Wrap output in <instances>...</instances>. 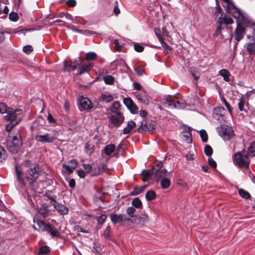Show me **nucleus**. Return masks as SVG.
I'll use <instances>...</instances> for the list:
<instances>
[{"label": "nucleus", "mask_w": 255, "mask_h": 255, "mask_svg": "<svg viewBox=\"0 0 255 255\" xmlns=\"http://www.w3.org/2000/svg\"><path fill=\"white\" fill-rule=\"evenodd\" d=\"M17 125V124L16 123L11 122L9 124H7L5 126V130L8 132H10L13 128Z\"/></svg>", "instance_id": "nucleus-58"}, {"label": "nucleus", "mask_w": 255, "mask_h": 255, "mask_svg": "<svg viewBox=\"0 0 255 255\" xmlns=\"http://www.w3.org/2000/svg\"><path fill=\"white\" fill-rule=\"evenodd\" d=\"M155 128V125L154 122L143 120L141 123L140 126L137 128V131L139 133H144L154 129Z\"/></svg>", "instance_id": "nucleus-11"}, {"label": "nucleus", "mask_w": 255, "mask_h": 255, "mask_svg": "<svg viewBox=\"0 0 255 255\" xmlns=\"http://www.w3.org/2000/svg\"><path fill=\"white\" fill-rule=\"evenodd\" d=\"M239 194L243 198L248 199L251 197L250 194L243 189H239Z\"/></svg>", "instance_id": "nucleus-36"}, {"label": "nucleus", "mask_w": 255, "mask_h": 255, "mask_svg": "<svg viewBox=\"0 0 255 255\" xmlns=\"http://www.w3.org/2000/svg\"><path fill=\"white\" fill-rule=\"evenodd\" d=\"M204 152L207 156H211L213 153V149L210 145H206L204 147Z\"/></svg>", "instance_id": "nucleus-47"}, {"label": "nucleus", "mask_w": 255, "mask_h": 255, "mask_svg": "<svg viewBox=\"0 0 255 255\" xmlns=\"http://www.w3.org/2000/svg\"><path fill=\"white\" fill-rule=\"evenodd\" d=\"M208 164L213 168H216L217 167L216 161L211 157L208 158Z\"/></svg>", "instance_id": "nucleus-62"}, {"label": "nucleus", "mask_w": 255, "mask_h": 255, "mask_svg": "<svg viewBox=\"0 0 255 255\" xmlns=\"http://www.w3.org/2000/svg\"><path fill=\"white\" fill-rule=\"evenodd\" d=\"M44 195L47 197L50 200V203L53 205V203H55L56 202V196H52L51 195V193L50 191H46L45 192Z\"/></svg>", "instance_id": "nucleus-37"}, {"label": "nucleus", "mask_w": 255, "mask_h": 255, "mask_svg": "<svg viewBox=\"0 0 255 255\" xmlns=\"http://www.w3.org/2000/svg\"><path fill=\"white\" fill-rule=\"evenodd\" d=\"M113 100V97L109 94H102L100 97V101L102 102L109 103Z\"/></svg>", "instance_id": "nucleus-32"}, {"label": "nucleus", "mask_w": 255, "mask_h": 255, "mask_svg": "<svg viewBox=\"0 0 255 255\" xmlns=\"http://www.w3.org/2000/svg\"><path fill=\"white\" fill-rule=\"evenodd\" d=\"M222 0L223 1V6L226 9L227 12L232 14L236 19L237 27L235 31V38L237 42L234 45L235 48L236 47L238 42L243 38L245 34V29L242 25L247 26H250L251 23L244 12L235 6L232 0Z\"/></svg>", "instance_id": "nucleus-1"}, {"label": "nucleus", "mask_w": 255, "mask_h": 255, "mask_svg": "<svg viewBox=\"0 0 255 255\" xmlns=\"http://www.w3.org/2000/svg\"><path fill=\"white\" fill-rule=\"evenodd\" d=\"M105 83L107 85H112L115 81V78L112 75H107L104 77Z\"/></svg>", "instance_id": "nucleus-38"}, {"label": "nucleus", "mask_w": 255, "mask_h": 255, "mask_svg": "<svg viewBox=\"0 0 255 255\" xmlns=\"http://www.w3.org/2000/svg\"><path fill=\"white\" fill-rule=\"evenodd\" d=\"M7 140L11 141V144L8 147L9 151L12 153H16L22 145V140L19 131L16 130L15 133L9 132Z\"/></svg>", "instance_id": "nucleus-3"}, {"label": "nucleus", "mask_w": 255, "mask_h": 255, "mask_svg": "<svg viewBox=\"0 0 255 255\" xmlns=\"http://www.w3.org/2000/svg\"><path fill=\"white\" fill-rule=\"evenodd\" d=\"M18 18L17 13L13 11L11 12L9 14V19L12 21H16Z\"/></svg>", "instance_id": "nucleus-52"}, {"label": "nucleus", "mask_w": 255, "mask_h": 255, "mask_svg": "<svg viewBox=\"0 0 255 255\" xmlns=\"http://www.w3.org/2000/svg\"><path fill=\"white\" fill-rule=\"evenodd\" d=\"M123 103L131 114H136L138 113V108L130 98H124Z\"/></svg>", "instance_id": "nucleus-12"}, {"label": "nucleus", "mask_w": 255, "mask_h": 255, "mask_svg": "<svg viewBox=\"0 0 255 255\" xmlns=\"http://www.w3.org/2000/svg\"><path fill=\"white\" fill-rule=\"evenodd\" d=\"M111 228L110 226H108L106 228L104 232L103 236L104 238L106 239L111 240Z\"/></svg>", "instance_id": "nucleus-40"}, {"label": "nucleus", "mask_w": 255, "mask_h": 255, "mask_svg": "<svg viewBox=\"0 0 255 255\" xmlns=\"http://www.w3.org/2000/svg\"><path fill=\"white\" fill-rule=\"evenodd\" d=\"M246 50L250 55H253L255 53V44L254 43H248L246 44Z\"/></svg>", "instance_id": "nucleus-31"}, {"label": "nucleus", "mask_w": 255, "mask_h": 255, "mask_svg": "<svg viewBox=\"0 0 255 255\" xmlns=\"http://www.w3.org/2000/svg\"><path fill=\"white\" fill-rule=\"evenodd\" d=\"M49 252L50 249L48 246H42L39 248L38 255H47Z\"/></svg>", "instance_id": "nucleus-33"}, {"label": "nucleus", "mask_w": 255, "mask_h": 255, "mask_svg": "<svg viewBox=\"0 0 255 255\" xmlns=\"http://www.w3.org/2000/svg\"><path fill=\"white\" fill-rule=\"evenodd\" d=\"M24 165L27 168L25 172V177L29 184L31 186H33V184L39 176L38 165L36 164H32L31 161L29 160L25 161Z\"/></svg>", "instance_id": "nucleus-2"}, {"label": "nucleus", "mask_w": 255, "mask_h": 255, "mask_svg": "<svg viewBox=\"0 0 255 255\" xmlns=\"http://www.w3.org/2000/svg\"><path fill=\"white\" fill-rule=\"evenodd\" d=\"M107 219V216L105 214H102L99 217H96L98 223L100 225H103Z\"/></svg>", "instance_id": "nucleus-46"}, {"label": "nucleus", "mask_w": 255, "mask_h": 255, "mask_svg": "<svg viewBox=\"0 0 255 255\" xmlns=\"http://www.w3.org/2000/svg\"><path fill=\"white\" fill-rule=\"evenodd\" d=\"M248 153L253 156H255V141L248 148Z\"/></svg>", "instance_id": "nucleus-42"}, {"label": "nucleus", "mask_w": 255, "mask_h": 255, "mask_svg": "<svg viewBox=\"0 0 255 255\" xmlns=\"http://www.w3.org/2000/svg\"><path fill=\"white\" fill-rule=\"evenodd\" d=\"M134 95L136 100L139 103H143L146 105H148L149 101L145 94L135 92Z\"/></svg>", "instance_id": "nucleus-21"}, {"label": "nucleus", "mask_w": 255, "mask_h": 255, "mask_svg": "<svg viewBox=\"0 0 255 255\" xmlns=\"http://www.w3.org/2000/svg\"><path fill=\"white\" fill-rule=\"evenodd\" d=\"M135 208L133 207H128L126 209L127 214H126V216L130 220V221L128 222L129 225L136 222V216L135 215Z\"/></svg>", "instance_id": "nucleus-15"}, {"label": "nucleus", "mask_w": 255, "mask_h": 255, "mask_svg": "<svg viewBox=\"0 0 255 255\" xmlns=\"http://www.w3.org/2000/svg\"><path fill=\"white\" fill-rule=\"evenodd\" d=\"M249 154L248 152H238L235 153L233 157L235 164L241 168H248L250 162Z\"/></svg>", "instance_id": "nucleus-4"}, {"label": "nucleus", "mask_w": 255, "mask_h": 255, "mask_svg": "<svg viewBox=\"0 0 255 255\" xmlns=\"http://www.w3.org/2000/svg\"><path fill=\"white\" fill-rule=\"evenodd\" d=\"M134 70L136 73L139 76H142L144 73V69L142 66H137L134 67Z\"/></svg>", "instance_id": "nucleus-44"}, {"label": "nucleus", "mask_w": 255, "mask_h": 255, "mask_svg": "<svg viewBox=\"0 0 255 255\" xmlns=\"http://www.w3.org/2000/svg\"><path fill=\"white\" fill-rule=\"evenodd\" d=\"M222 108L218 107L214 109L213 113L214 118L218 121H222L224 118V115L221 113ZM222 110H224L223 108Z\"/></svg>", "instance_id": "nucleus-25"}, {"label": "nucleus", "mask_w": 255, "mask_h": 255, "mask_svg": "<svg viewBox=\"0 0 255 255\" xmlns=\"http://www.w3.org/2000/svg\"><path fill=\"white\" fill-rule=\"evenodd\" d=\"M162 189H167L169 187L171 184L170 180L167 178H163L159 180Z\"/></svg>", "instance_id": "nucleus-30"}, {"label": "nucleus", "mask_w": 255, "mask_h": 255, "mask_svg": "<svg viewBox=\"0 0 255 255\" xmlns=\"http://www.w3.org/2000/svg\"><path fill=\"white\" fill-rule=\"evenodd\" d=\"M136 127V124L133 121H130L128 122L127 126L123 129L124 134H128L131 131Z\"/></svg>", "instance_id": "nucleus-27"}, {"label": "nucleus", "mask_w": 255, "mask_h": 255, "mask_svg": "<svg viewBox=\"0 0 255 255\" xmlns=\"http://www.w3.org/2000/svg\"><path fill=\"white\" fill-rule=\"evenodd\" d=\"M132 206L134 208H139L142 206V202L138 198L134 199L131 202Z\"/></svg>", "instance_id": "nucleus-39"}, {"label": "nucleus", "mask_w": 255, "mask_h": 255, "mask_svg": "<svg viewBox=\"0 0 255 255\" xmlns=\"http://www.w3.org/2000/svg\"><path fill=\"white\" fill-rule=\"evenodd\" d=\"M156 197V194L155 192L152 190L148 191L145 194V198L147 200L151 201L153 200Z\"/></svg>", "instance_id": "nucleus-35"}, {"label": "nucleus", "mask_w": 255, "mask_h": 255, "mask_svg": "<svg viewBox=\"0 0 255 255\" xmlns=\"http://www.w3.org/2000/svg\"><path fill=\"white\" fill-rule=\"evenodd\" d=\"M87 67H85L83 65H82L79 69L78 74L79 75H81L82 74L85 73L87 72L88 71L86 69Z\"/></svg>", "instance_id": "nucleus-63"}, {"label": "nucleus", "mask_w": 255, "mask_h": 255, "mask_svg": "<svg viewBox=\"0 0 255 255\" xmlns=\"http://www.w3.org/2000/svg\"><path fill=\"white\" fill-rule=\"evenodd\" d=\"M54 208L61 214L66 215L68 213V209L64 205L59 204L57 202L53 203Z\"/></svg>", "instance_id": "nucleus-20"}, {"label": "nucleus", "mask_w": 255, "mask_h": 255, "mask_svg": "<svg viewBox=\"0 0 255 255\" xmlns=\"http://www.w3.org/2000/svg\"><path fill=\"white\" fill-rule=\"evenodd\" d=\"M45 231L50 235L52 237L57 238L60 236V233L56 228L50 224H47V227Z\"/></svg>", "instance_id": "nucleus-16"}, {"label": "nucleus", "mask_w": 255, "mask_h": 255, "mask_svg": "<svg viewBox=\"0 0 255 255\" xmlns=\"http://www.w3.org/2000/svg\"><path fill=\"white\" fill-rule=\"evenodd\" d=\"M9 109L5 103L0 102V113L6 114Z\"/></svg>", "instance_id": "nucleus-43"}, {"label": "nucleus", "mask_w": 255, "mask_h": 255, "mask_svg": "<svg viewBox=\"0 0 255 255\" xmlns=\"http://www.w3.org/2000/svg\"><path fill=\"white\" fill-rule=\"evenodd\" d=\"M33 51L32 47L30 45H27L23 47V51L28 54Z\"/></svg>", "instance_id": "nucleus-54"}, {"label": "nucleus", "mask_w": 255, "mask_h": 255, "mask_svg": "<svg viewBox=\"0 0 255 255\" xmlns=\"http://www.w3.org/2000/svg\"><path fill=\"white\" fill-rule=\"evenodd\" d=\"M167 174V171L165 169L160 170H154L155 176L157 182L163 178H166Z\"/></svg>", "instance_id": "nucleus-22"}, {"label": "nucleus", "mask_w": 255, "mask_h": 255, "mask_svg": "<svg viewBox=\"0 0 255 255\" xmlns=\"http://www.w3.org/2000/svg\"><path fill=\"white\" fill-rule=\"evenodd\" d=\"M134 49L136 51L141 52L143 51L144 47L141 44L136 43L134 45Z\"/></svg>", "instance_id": "nucleus-55"}, {"label": "nucleus", "mask_w": 255, "mask_h": 255, "mask_svg": "<svg viewBox=\"0 0 255 255\" xmlns=\"http://www.w3.org/2000/svg\"><path fill=\"white\" fill-rule=\"evenodd\" d=\"M163 106L168 109H182L185 106L184 102L174 96H168L162 102Z\"/></svg>", "instance_id": "nucleus-5"}, {"label": "nucleus", "mask_w": 255, "mask_h": 255, "mask_svg": "<svg viewBox=\"0 0 255 255\" xmlns=\"http://www.w3.org/2000/svg\"><path fill=\"white\" fill-rule=\"evenodd\" d=\"M146 185H143L140 187H135L133 190L130 193L131 195L135 196L137 195L142 193L146 188Z\"/></svg>", "instance_id": "nucleus-29"}, {"label": "nucleus", "mask_w": 255, "mask_h": 255, "mask_svg": "<svg viewBox=\"0 0 255 255\" xmlns=\"http://www.w3.org/2000/svg\"><path fill=\"white\" fill-rule=\"evenodd\" d=\"M116 150V146L113 144H109L104 147V148L102 150L101 153L102 154L110 156Z\"/></svg>", "instance_id": "nucleus-17"}, {"label": "nucleus", "mask_w": 255, "mask_h": 255, "mask_svg": "<svg viewBox=\"0 0 255 255\" xmlns=\"http://www.w3.org/2000/svg\"><path fill=\"white\" fill-rule=\"evenodd\" d=\"M224 29V27L221 25L219 24V25L217 28L216 30L215 31V33H214V36H218L221 34V31Z\"/></svg>", "instance_id": "nucleus-59"}, {"label": "nucleus", "mask_w": 255, "mask_h": 255, "mask_svg": "<svg viewBox=\"0 0 255 255\" xmlns=\"http://www.w3.org/2000/svg\"><path fill=\"white\" fill-rule=\"evenodd\" d=\"M162 46L164 48V53L166 55L169 53V52L171 50V48L163 41V42H161Z\"/></svg>", "instance_id": "nucleus-50"}, {"label": "nucleus", "mask_w": 255, "mask_h": 255, "mask_svg": "<svg viewBox=\"0 0 255 255\" xmlns=\"http://www.w3.org/2000/svg\"><path fill=\"white\" fill-rule=\"evenodd\" d=\"M120 9L118 6V1L117 0L115 2V6L113 9V12L116 15H118L120 13Z\"/></svg>", "instance_id": "nucleus-56"}, {"label": "nucleus", "mask_w": 255, "mask_h": 255, "mask_svg": "<svg viewBox=\"0 0 255 255\" xmlns=\"http://www.w3.org/2000/svg\"><path fill=\"white\" fill-rule=\"evenodd\" d=\"M114 44L115 45L114 48L116 50L119 51L120 50L122 47V45H120V44L119 42V41L118 39H115L114 40Z\"/></svg>", "instance_id": "nucleus-60"}, {"label": "nucleus", "mask_w": 255, "mask_h": 255, "mask_svg": "<svg viewBox=\"0 0 255 255\" xmlns=\"http://www.w3.org/2000/svg\"><path fill=\"white\" fill-rule=\"evenodd\" d=\"M78 104V108L80 111L90 110L93 108L92 102L89 99L83 96H79Z\"/></svg>", "instance_id": "nucleus-9"}, {"label": "nucleus", "mask_w": 255, "mask_h": 255, "mask_svg": "<svg viewBox=\"0 0 255 255\" xmlns=\"http://www.w3.org/2000/svg\"><path fill=\"white\" fill-rule=\"evenodd\" d=\"M217 130L225 141L231 140L235 135L233 128L227 125H223L217 127Z\"/></svg>", "instance_id": "nucleus-6"}, {"label": "nucleus", "mask_w": 255, "mask_h": 255, "mask_svg": "<svg viewBox=\"0 0 255 255\" xmlns=\"http://www.w3.org/2000/svg\"><path fill=\"white\" fill-rule=\"evenodd\" d=\"M220 25L223 26V24H230L234 23L233 19L229 16L225 15L223 17H219L218 20Z\"/></svg>", "instance_id": "nucleus-23"}, {"label": "nucleus", "mask_w": 255, "mask_h": 255, "mask_svg": "<svg viewBox=\"0 0 255 255\" xmlns=\"http://www.w3.org/2000/svg\"><path fill=\"white\" fill-rule=\"evenodd\" d=\"M83 166L87 173H89L92 169V166L89 164H83Z\"/></svg>", "instance_id": "nucleus-64"}, {"label": "nucleus", "mask_w": 255, "mask_h": 255, "mask_svg": "<svg viewBox=\"0 0 255 255\" xmlns=\"http://www.w3.org/2000/svg\"><path fill=\"white\" fill-rule=\"evenodd\" d=\"M15 170L16 174V180L18 184L21 186L24 187L25 186V183L23 178L22 172L21 170L18 169L17 166H15Z\"/></svg>", "instance_id": "nucleus-18"}, {"label": "nucleus", "mask_w": 255, "mask_h": 255, "mask_svg": "<svg viewBox=\"0 0 255 255\" xmlns=\"http://www.w3.org/2000/svg\"><path fill=\"white\" fill-rule=\"evenodd\" d=\"M246 101L244 100L243 98L239 99V102L238 104L239 109L241 111H246L244 107L246 105Z\"/></svg>", "instance_id": "nucleus-49"}, {"label": "nucleus", "mask_w": 255, "mask_h": 255, "mask_svg": "<svg viewBox=\"0 0 255 255\" xmlns=\"http://www.w3.org/2000/svg\"><path fill=\"white\" fill-rule=\"evenodd\" d=\"M94 150V146L92 143L88 141L84 144V152L88 155H90L93 152Z\"/></svg>", "instance_id": "nucleus-26"}, {"label": "nucleus", "mask_w": 255, "mask_h": 255, "mask_svg": "<svg viewBox=\"0 0 255 255\" xmlns=\"http://www.w3.org/2000/svg\"><path fill=\"white\" fill-rule=\"evenodd\" d=\"M154 31H155V34H156V36L157 37V39L160 42V43L161 42H163L164 40L163 39V38H162L161 35L160 33V30H159V29H155Z\"/></svg>", "instance_id": "nucleus-61"}, {"label": "nucleus", "mask_w": 255, "mask_h": 255, "mask_svg": "<svg viewBox=\"0 0 255 255\" xmlns=\"http://www.w3.org/2000/svg\"><path fill=\"white\" fill-rule=\"evenodd\" d=\"M7 153L5 149L0 145V163L2 162L7 158Z\"/></svg>", "instance_id": "nucleus-34"}, {"label": "nucleus", "mask_w": 255, "mask_h": 255, "mask_svg": "<svg viewBox=\"0 0 255 255\" xmlns=\"http://www.w3.org/2000/svg\"><path fill=\"white\" fill-rule=\"evenodd\" d=\"M111 222L114 224H120L123 226H129L128 222L130 221L129 218L126 216L125 214H112L110 216Z\"/></svg>", "instance_id": "nucleus-8"}, {"label": "nucleus", "mask_w": 255, "mask_h": 255, "mask_svg": "<svg viewBox=\"0 0 255 255\" xmlns=\"http://www.w3.org/2000/svg\"><path fill=\"white\" fill-rule=\"evenodd\" d=\"M109 123L114 127H119L124 122L125 118L122 113L112 114L109 117Z\"/></svg>", "instance_id": "nucleus-10"}, {"label": "nucleus", "mask_w": 255, "mask_h": 255, "mask_svg": "<svg viewBox=\"0 0 255 255\" xmlns=\"http://www.w3.org/2000/svg\"><path fill=\"white\" fill-rule=\"evenodd\" d=\"M154 174V169L153 168L150 170H143L141 172V175L143 176H146L148 177H150L151 175Z\"/></svg>", "instance_id": "nucleus-45"}, {"label": "nucleus", "mask_w": 255, "mask_h": 255, "mask_svg": "<svg viewBox=\"0 0 255 255\" xmlns=\"http://www.w3.org/2000/svg\"><path fill=\"white\" fill-rule=\"evenodd\" d=\"M78 162L76 160H71L69 161L68 164H62L63 171L68 174L72 173L74 169L77 166Z\"/></svg>", "instance_id": "nucleus-13"}, {"label": "nucleus", "mask_w": 255, "mask_h": 255, "mask_svg": "<svg viewBox=\"0 0 255 255\" xmlns=\"http://www.w3.org/2000/svg\"><path fill=\"white\" fill-rule=\"evenodd\" d=\"M47 118L48 122L50 124L54 125H56L57 124L56 120L54 118V117L51 114H48Z\"/></svg>", "instance_id": "nucleus-57"}, {"label": "nucleus", "mask_w": 255, "mask_h": 255, "mask_svg": "<svg viewBox=\"0 0 255 255\" xmlns=\"http://www.w3.org/2000/svg\"><path fill=\"white\" fill-rule=\"evenodd\" d=\"M33 222L36 223L38 227V229H37L35 226H33V228L35 230H38L40 232H44L47 224L45 223L43 221H41L36 218L33 219Z\"/></svg>", "instance_id": "nucleus-19"}, {"label": "nucleus", "mask_w": 255, "mask_h": 255, "mask_svg": "<svg viewBox=\"0 0 255 255\" xmlns=\"http://www.w3.org/2000/svg\"><path fill=\"white\" fill-rule=\"evenodd\" d=\"M221 102L225 105L229 113H232V109L231 108L230 104L228 103V102L226 101L224 97L221 98Z\"/></svg>", "instance_id": "nucleus-53"}, {"label": "nucleus", "mask_w": 255, "mask_h": 255, "mask_svg": "<svg viewBox=\"0 0 255 255\" xmlns=\"http://www.w3.org/2000/svg\"><path fill=\"white\" fill-rule=\"evenodd\" d=\"M97 57V55L95 52H90L86 54V59L87 60H93Z\"/></svg>", "instance_id": "nucleus-48"}, {"label": "nucleus", "mask_w": 255, "mask_h": 255, "mask_svg": "<svg viewBox=\"0 0 255 255\" xmlns=\"http://www.w3.org/2000/svg\"><path fill=\"white\" fill-rule=\"evenodd\" d=\"M55 137L46 133L43 135H38L35 136V139L37 142L42 143H52Z\"/></svg>", "instance_id": "nucleus-14"}, {"label": "nucleus", "mask_w": 255, "mask_h": 255, "mask_svg": "<svg viewBox=\"0 0 255 255\" xmlns=\"http://www.w3.org/2000/svg\"><path fill=\"white\" fill-rule=\"evenodd\" d=\"M121 105L118 101H115L110 108V110L112 114L122 113L120 111Z\"/></svg>", "instance_id": "nucleus-24"}, {"label": "nucleus", "mask_w": 255, "mask_h": 255, "mask_svg": "<svg viewBox=\"0 0 255 255\" xmlns=\"http://www.w3.org/2000/svg\"><path fill=\"white\" fill-rule=\"evenodd\" d=\"M219 74L223 77L224 80L226 82H229L230 79L229 78V76H230V73L228 70L225 69H221L219 71Z\"/></svg>", "instance_id": "nucleus-28"}, {"label": "nucleus", "mask_w": 255, "mask_h": 255, "mask_svg": "<svg viewBox=\"0 0 255 255\" xmlns=\"http://www.w3.org/2000/svg\"><path fill=\"white\" fill-rule=\"evenodd\" d=\"M5 116V119L7 121H10L18 124L23 117L22 110L19 109L13 110L10 108L8 110Z\"/></svg>", "instance_id": "nucleus-7"}, {"label": "nucleus", "mask_w": 255, "mask_h": 255, "mask_svg": "<svg viewBox=\"0 0 255 255\" xmlns=\"http://www.w3.org/2000/svg\"><path fill=\"white\" fill-rule=\"evenodd\" d=\"M200 135L203 142H206L208 140V135L205 130L201 129L199 131Z\"/></svg>", "instance_id": "nucleus-41"}, {"label": "nucleus", "mask_w": 255, "mask_h": 255, "mask_svg": "<svg viewBox=\"0 0 255 255\" xmlns=\"http://www.w3.org/2000/svg\"><path fill=\"white\" fill-rule=\"evenodd\" d=\"M82 34L85 35L87 36H92V35H95L97 36L98 33L95 31H91L88 29L84 30V31H82Z\"/></svg>", "instance_id": "nucleus-51"}]
</instances>
